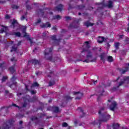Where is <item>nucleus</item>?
<instances>
[{
    "label": "nucleus",
    "instance_id": "obj_47",
    "mask_svg": "<svg viewBox=\"0 0 129 129\" xmlns=\"http://www.w3.org/2000/svg\"><path fill=\"white\" fill-rule=\"evenodd\" d=\"M40 23H41V19H38L35 24L36 25H38V24H40Z\"/></svg>",
    "mask_w": 129,
    "mask_h": 129
},
{
    "label": "nucleus",
    "instance_id": "obj_14",
    "mask_svg": "<svg viewBox=\"0 0 129 129\" xmlns=\"http://www.w3.org/2000/svg\"><path fill=\"white\" fill-rule=\"evenodd\" d=\"M41 28H51V24L46 22L45 24H42L40 25Z\"/></svg>",
    "mask_w": 129,
    "mask_h": 129
},
{
    "label": "nucleus",
    "instance_id": "obj_15",
    "mask_svg": "<svg viewBox=\"0 0 129 129\" xmlns=\"http://www.w3.org/2000/svg\"><path fill=\"white\" fill-rule=\"evenodd\" d=\"M100 58L101 60L104 63L105 62V59H107V56H106V55H105V53H102L100 55Z\"/></svg>",
    "mask_w": 129,
    "mask_h": 129
},
{
    "label": "nucleus",
    "instance_id": "obj_37",
    "mask_svg": "<svg viewBox=\"0 0 129 129\" xmlns=\"http://www.w3.org/2000/svg\"><path fill=\"white\" fill-rule=\"evenodd\" d=\"M12 9H16V10H18V9H19V6H17V5H12Z\"/></svg>",
    "mask_w": 129,
    "mask_h": 129
},
{
    "label": "nucleus",
    "instance_id": "obj_26",
    "mask_svg": "<svg viewBox=\"0 0 129 129\" xmlns=\"http://www.w3.org/2000/svg\"><path fill=\"white\" fill-rule=\"evenodd\" d=\"M0 27H1V31L3 32H5V31H6V30H7V27L4 26H1Z\"/></svg>",
    "mask_w": 129,
    "mask_h": 129
},
{
    "label": "nucleus",
    "instance_id": "obj_60",
    "mask_svg": "<svg viewBox=\"0 0 129 129\" xmlns=\"http://www.w3.org/2000/svg\"><path fill=\"white\" fill-rule=\"evenodd\" d=\"M29 2H30V1H29V0H27L25 1L26 5L29 3Z\"/></svg>",
    "mask_w": 129,
    "mask_h": 129
},
{
    "label": "nucleus",
    "instance_id": "obj_2",
    "mask_svg": "<svg viewBox=\"0 0 129 129\" xmlns=\"http://www.w3.org/2000/svg\"><path fill=\"white\" fill-rule=\"evenodd\" d=\"M103 110H104V108H102L98 111L100 119L96 120L95 121H94L93 122V124H100V123H101V121H106V120H107V119L105 120L103 119H101V118H106L107 117V116H106V115H105V114L104 113Z\"/></svg>",
    "mask_w": 129,
    "mask_h": 129
},
{
    "label": "nucleus",
    "instance_id": "obj_62",
    "mask_svg": "<svg viewBox=\"0 0 129 129\" xmlns=\"http://www.w3.org/2000/svg\"><path fill=\"white\" fill-rule=\"evenodd\" d=\"M92 82H93V83L95 84V83H96V82H97V81H94L93 80Z\"/></svg>",
    "mask_w": 129,
    "mask_h": 129
},
{
    "label": "nucleus",
    "instance_id": "obj_61",
    "mask_svg": "<svg viewBox=\"0 0 129 129\" xmlns=\"http://www.w3.org/2000/svg\"><path fill=\"white\" fill-rule=\"evenodd\" d=\"M23 122V121H20L19 124H22Z\"/></svg>",
    "mask_w": 129,
    "mask_h": 129
},
{
    "label": "nucleus",
    "instance_id": "obj_24",
    "mask_svg": "<svg viewBox=\"0 0 129 129\" xmlns=\"http://www.w3.org/2000/svg\"><path fill=\"white\" fill-rule=\"evenodd\" d=\"M107 60L108 62H112V61H113V58H112V56H109L107 57Z\"/></svg>",
    "mask_w": 129,
    "mask_h": 129
},
{
    "label": "nucleus",
    "instance_id": "obj_42",
    "mask_svg": "<svg viewBox=\"0 0 129 129\" xmlns=\"http://www.w3.org/2000/svg\"><path fill=\"white\" fill-rule=\"evenodd\" d=\"M16 24H17V21L16 20H14L12 22V25L14 26V27H15V25H16Z\"/></svg>",
    "mask_w": 129,
    "mask_h": 129
},
{
    "label": "nucleus",
    "instance_id": "obj_27",
    "mask_svg": "<svg viewBox=\"0 0 129 129\" xmlns=\"http://www.w3.org/2000/svg\"><path fill=\"white\" fill-rule=\"evenodd\" d=\"M55 84V81H50L49 83V86H52V85H54Z\"/></svg>",
    "mask_w": 129,
    "mask_h": 129
},
{
    "label": "nucleus",
    "instance_id": "obj_57",
    "mask_svg": "<svg viewBox=\"0 0 129 129\" xmlns=\"http://www.w3.org/2000/svg\"><path fill=\"white\" fill-rule=\"evenodd\" d=\"M39 74H40V72H36V75L37 76H38Z\"/></svg>",
    "mask_w": 129,
    "mask_h": 129
},
{
    "label": "nucleus",
    "instance_id": "obj_10",
    "mask_svg": "<svg viewBox=\"0 0 129 129\" xmlns=\"http://www.w3.org/2000/svg\"><path fill=\"white\" fill-rule=\"evenodd\" d=\"M117 105V104H116V102H112L111 105L110 106V110H114L115 108H116V106Z\"/></svg>",
    "mask_w": 129,
    "mask_h": 129
},
{
    "label": "nucleus",
    "instance_id": "obj_36",
    "mask_svg": "<svg viewBox=\"0 0 129 129\" xmlns=\"http://www.w3.org/2000/svg\"><path fill=\"white\" fill-rule=\"evenodd\" d=\"M7 79H8V77H3L2 79V82H5V81H6V80H7Z\"/></svg>",
    "mask_w": 129,
    "mask_h": 129
},
{
    "label": "nucleus",
    "instance_id": "obj_45",
    "mask_svg": "<svg viewBox=\"0 0 129 129\" xmlns=\"http://www.w3.org/2000/svg\"><path fill=\"white\" fill-rule=\"evenodd\" d=\"M26 8L27 10H31L32 9V7H31V6L27 5Z\"/></svg>",
    "mask_w": 129,
    "mask_h": 129
},
{
    "label": "nucleus",
    "instance_id": "obj_58",
    "mask_svg": "<svg viewBox=\"0 0 129 129\" xmlns=\"http://www.w3.org/2000/svg\"><path fill=\"white\" fill-rule=\"evenodd\" d=\"M29 41H30L31 44H33V43H34V42H33V40H32L31 39H29Z\"/></svg>",
    "mask_w": 129,
    "mask_h": 129
},
{
    "label": "nucleus",
    "instance_id": "obj_29",
    "mask_svg": "<svg viewBox=\"0 0 129 129\" xmlns=\"http://www.w3.org/2000/svg\"><path fill=\"white\" fill-rule=\"evenodd\" d=\"M39 86H40V85H39V84H38L37 82L34 83L33 85H32V87H39Z\"/></svg>",
    "mask_w": 129,
    "mask_h": 129
},
{
    "label": "nucleus",
    "instance_id": "obj_63",
    "mask_svg": "<svg viewBox=\"0 0 129 129\" xmlns=\"http://www.w3.org/2000/svg\"><path fill=\"white\" fill-rule=\"evenodd\" d=\"M127 32H129V27L127 28Z\"/></svg>",
    "mask_w": 129,
    "mask_h": 129
},
{
    "label": "nucleus",
    "instance_id": "obj_53",
    "mask_svg": "<svg viewBox=\"0 0 129 129\" xmlns=\"http://www.w3.org/2000/svg\"><path fill=\"white\" fill-rule=\"evenodd\" d=\"M27 106V104L26 103H24L23 105V107H26Z\"/></svg>",
    "mask_w": 129,
    "mask_h": 129
},
{
    "label": "nucleus",
    "instance_id": "obj_8",
    "mask_svg": "<svg viewBox=\"0 0 129 129\" xmlns=\"http://www.w3.org/2000/svg\"><path fill=\"white\" fill-rule=\"evenodd\" d=\"M97 92L98 96H102L103 95V93L104 92V89H103V87L101 86H100L97 88Z\"/></svg>",
    "mask_w": 129,
    "mask_h": 129
},
{
    "label": "nucleus",
    "instance_id": "obj_50",
    "mask_svg": "<svg viewBox=\"0 0 129 129\" xmlns=\"http://www.w3.org/2000/svg\"><path fill=\"white\" fill-rule=\"evenodd\" d=\"M31 94H35V93H36V92H35V91L34 90H32L31 91Z\"/></svg>",
    "mask_w": 129,
    "mask_h": 129
},
{
    "label": "nucleus",
    "instance_id": "obj_4",
    "mask_svg": "<svg viewBox=\"0 0 129 129\" xmlns=\"http://www.w3.org/2000/svg\"><path fill=\"white\" fill-rule=\"evenodd\" d=\"M53 48H47L45 49L44 51L45 58L46 60H49V61H51L52 59H53V56H52V51Z\"/></svg>",
    "mask_w": 129,
    "mask_h": 129
},
{
    "label": "nucleus",
    "instance_id": "obj_46",
    "mask_svg": "<svg viewBox=\"0 0 129 129\" xmlns=\"http://www.w3.org/2000/svg\"><path fill=\"white\" fill-rule=\"evenodd\" d=\"M52 30H53V31H56L57 30V26H53L52 28Z\"/></svg>",
    "mask_w": 129,
    "mask_h": 129
},
{
    "label": "nucleus",
    "instance_id": "obj_31",
    "mask_svg": "<svg viewBox=\"0 0 129 129\" xmlns=\"http://www.w3.org/2000/svg\"><path fill=\"white\" fill-rule=\"evenodd\" d=\"M31 120L32 121H35V120H38V118L35 116H33L32 117H31Z\"/></svg>",
    "mask_w": 129,
    "mask_h": 129
},
{
    "label": "nucleus",
    "instance_id": "obj_7",
    "mask_svg": "<svg viewBox=\"0 0 129 129\" xmlns=\"http://www.w3.org/2000/svg\"><path fill=\"white\" fill-rule=\"evenodd\" d=\"M78 23H79V20L75 19L74 22L70 24L69 28H77L78 27Z\"/></svg>",
    "mask_w": 129,
    "mask_h": 129
},
{
    "label": "nucleus",
    "instance_id": "obj_17",
    "mask_svg": "<svg viewBox=\"0 0 129 129\" xmlns=\"http://www.w3.org/2000/svg\"><path fill=\"white\" fill-rule=\"evenodd\" d=\"M119 71L121 72L122 74H124L125 72H127V71L128 70V67H126L124 70L122 69H118Z\"/></svg>",
    "mask_w": 129,
    "mask_h": 129
},
{
    "label": "nucleus",
    "instance_id": "obj_32",
    "mask_svg": "<svg viewBox=\"0 0 129 129\" xmlns=\"http://www.w3.org/2000/svg\"><path fill=\"white\" fill-rule=\"evenodd\" d=\"M14 35L16 36L17 37H21V33L20 32H15Z\"/></svg>",
    "mask_w": 129,
    "mask_h": 129
},
{
    "label": "nucleus",
    "instance_id": "obj_34",
    "mask_svg": "<svg viewBox=\"0 0 129 129\" xmlns=\"http://www.w3.org/2000/svg\"><path fill=\"white\" fill-rule=\"evenodd\" d=\"M14 85V86H17V82H13V84L10 85L9 87H10L11 88H13Z\"/></svg>",
    "mask_w": 129,
    "mask_h": 129
},
{
    "label": "nucleus",
    "instance_id": "obj_1",
    "mask_svg": "<svg viewBox=\"0 0 129 129\" xmlns=\"http://www.w3.org/2000/svg\"><path fill=\"white\" fill-rule=\"evenodd\" d=\"M86 45V48H84L82 53L83 52H87L86 58L84 60H83V62H85L86 63H89V62H95L96 61V57H93L92 55V52L90 50H88V49L90 48V45L88 41H86L85 42Z\"/></svg>",
    "mask_w": 129,
    "mask_h": 129
},
{
    "label": "nucleus",
    "instance_id": "obj_3",
    "mask_svg": "<svg viewBox=\"0 0 129 129\" xmlns=\"http://www.w3.org/2000/svg\"><path fill=\"white\" fill-rule=\"evenodd\" d=\"M112 1H109L108 2V4H104V1H103L102 3H96V5L97 8H98V10L99 9H103V8H105V7H107L109 9H111L113 7L112 5Z\"/></svg>",
    "mask_w": 129,
    "mask_h": 129
},
{
    "label": "nucleus",
    "instance_id": "obj_28",
    "mask_svg": "<svg viewBox=\"0 0 129 129\" xmlns=\"http://www.w3.org/2000/svg\"><path fill=\"white\" fill-rule=\"evenodd\" d=\"M78 110H79V111H80V112H81L82 113H83V116H84V115H85V114H84V113H83V110L82 109V108H81V107H79V108H78Z\"/></svg>",
    "mask_w": 129,
    "mask_h": 129
},
{
    "label": "nucleus",
    "instance_id": "obj_18",
    "mask_svg": "<svg viewBox=\"0 0 129 129\" xmlns=\"http://www.w3.org/2000/svg\"><path fill=\"white\" fill-rule=\"evenodd\" d=\"M9 71H10L12 74L15 73V71H16V70H15V64L9 68Z\"/></svg>",
    "mask_w": 129,
    "mask_h": 129
},
{
    "label": "nucleus",
    "instance_id": "obj_20",
    "mask_svg": "<svg viewBox=\"0 0 129 129\" xmlns=\"http://www.w3.org/2000/svg\"><path fill=\"white\" fill-rule=\"evenodd\" d=\"M52 111H53V112H59V107H52Z\"/></svg>",
    "mask_w": 129,
    "mask_h": 129
},
{
    "label": "nucleus",
    "instance_id": "obj_6",
    "mask_svg": "<svg viewBox=\"0 0 129 129\" xmlns=\"http://www.w3.org/2000/svg\"><path fill=\"white\" fill-rule=\"evenodd\" d=\"M50 38L51 39V41L53 45H59V43H60V41H61L60 39H57L56 38V35L51 36Z\"/></svg>",
    "mask_w": 129,
    "mask_h": 129
},
{
    "label": "nucleus",
    "instance_id": "obj_59",
    "mask_svg": "<svg viewBox=\"0 0 129 129\" xmlns=\"http://www.w3.org/2000/svg\"><path fill=\"white\" fill-rule=\"evenodd\" d=\"M123 37V35H120L119 36V39H121Z\"/></svg>",
    "mask_w": 129,
    "mask_h": 129
},
{
    "label": "nucleus",
    "instance_id": "obj_13",
    "mask_svg": "<svg viewBox=\"0 0 129 129\" xmlns=\"http://www.w3.org/2000/svg\"><path fill=\"white\" fill-rule=\"evenodd\" d=\"M29 62H30V63H32V64H34V65H35V66L38 65L39 66H40V62L39 61V60L35 59H32Z\"/></svg>",
    "mask_w": 129,
    "mask_h": 129
},
{
    "label": "nucleus",
    "instance_id": "obj_33",
    "mask_svg": "<svg viewBox=\"0 0 129 129\" xmlns=\"http://www.w3.org/2000/svg\"><path fill=\"white\" fill-rule=\"evenodd\" d=\"M73 98V97H71L69 96H66V99L67 100H72Z\"/></svg>",
    "mask_w": 129,
    "mask_h": 129
},
{
    "label": "nucleus",
    "instance_id": "obj_5",
    "mask_svg": "<svg viewBox=\"0 0 129 129\" xmlns=\"http://www.w3.org/2000/svg\"><path fill=\"white\" fill-rule=\"evenodd\" d=\"M129 83V77H124L123 78V81H121L119 83L118 86H117L116 87H113V90L114 91H115V90H117V88L119 87V86H121L122 84L123 83Z\"/></svg>",
    "mask_w": 129,
    "mask_h": 129
},
{
    "label": "nucleus",
    "instance_id": "obj_16",
    "mask_svg": "<svg viewBox=\"0 0 129 129\" xmlns=\"http://www.w3.org/2000/svg\"><path fill=\"white\" fill-rule=\"evenodd\" d=\"M84 26H86V27H87V28H88V27L93 26L94 24L93 23H90L89 21H86L84 22Z\"/></svg>",
    "mask_w": 129,
    "mask_h": 129
},
{
    "label": "nucleus",
    "instance_id": "obj_22",
    "mask_svg": "<svg viewBox=\"0 0 129 129\" xmlns=\"http://www.w3.org/2000/svg\"><path fill=\"white\" fill-rule=\"evenodd\" d=\"M119 45H120V43L119 42H115L114 43V47L116 49V50H118V49H119Z\"/></svg>",
    "mask_w": 129,
    "mask_h": 129
},
{
    "label": "nucleus",
    "instance_id": "obj_9",
    "mask_svg": "<svg viewBox=\"0 0 129 129\" xmlns=\"http://www.w3.org/2000/svg\"><path fill=\"white\" fill-rule=\"evenodd\" d=\"M73 94L76 96L75 99H81L82 96H83V93L79 92H74Z\"/></svg>",
    "mask_w": 129,
    "mask_h": 129
},
{
    "label": "nucleus",
    "instance_id": "obj_43",
    "mask_svg": "<svg viewBox=\"0 0 129 129\" xmlns=\"http://www.w3.org/2000/svg\"><path fill=\"white\" fill-rule=\"evenodd\" d=\"M66 19L67 21H70V20H71V17H70L69 16H66Z\"/></svg>",
    "mask_w": 129,
    "mask_h": 129
},
{
    "label": "nucleus",
    "instance_id": "obj_44",
    "mask_svg": "<svg viewBox=\"0 0 129 129\" xmlns=\"http://www.w3.org/2000/svg\"><path fill=\"white\" fill-rule=\"evenodd\" d=\"M13 106H15L16 107H18L19 108V109H20L21 108V107L17 105V104H13Z\"/></svg>",
    "mask_w": 129,
    "mask_h": 129
},
{
    "label": "nucleus",
    "instance_id": "obj_38",
    "mask_svg": "<svg viewBox=\"0 0 129 129\" xmlns=\"http://www.w3.org/2000/svg\"><path fill=\"white\" fill-rule=\"evenodd\" d=\"M62 126L66 127L67 126H68V124L66 122H63L62 124Z\"/></svg>",
    "mask_w": 129,
    "mask_h": 129
},
{
    "label": "nucleus",
    "instance_id": "obj_40",
    "mask_svg": "<svg viewBox=\"0 0 129 129\" xmlns=\"http://www.w3.org/2000/svg\"><path fill=\"white\" fill-rule=\"evenodd\" d=\"M12 62H16L17 61V59H16V57H13L11 59Z\"/></svg>",
    "mask_w": 129,
    "mask_h": 129
},
{
    "label": "nucleus",
    "instance_id": "obj_30",
    "mask_svg": "<svg viewBox=\"0 0 129 129\" xmlns=\"http://www.w3.org/2000/svg\"><path fill=\"white\" fill-rule=\"evenodd\" d=\"M48 35V31H45L42 33V37L45 38V37H46V36Z\"/></svg>",
    "mask_w": 129,
    "mask_h": 129
},
{
    "label": "nucleus",
    "instance_id": "obj_54",
    "mask_svg": "<svg viewBox=\"0 0 129 129\" xmlns=\"http://www.w3.org/2000/svg\"><path fill=\"white\" fill-rule=\"evenodd\" d=\"M5 63H0V68H2V67H4L3 65Z\"/></svg>",
    "mask_w": 129,
    "mask_h": 129
},
{
    "label": "nucleus",
    "instance_id": "obj_52",
    "mask_svg": "<svg viewBox=\"0 0 129 129\" xmlns=\"http://www.w3.org/2000/svg\"><path fill=\"white\" fill-rule=\"evenodd\" d=\"M26 29H27V27H26V26H24L23 27V31H24V32H25L26 31Z\"/></svg>",
    "mask_w": 129,
    "mask_h": 129
},
{
    "label": "nucleus",
    "instance_id": "obj_39",
    "mask_svg": "<svg viewBox=\"0 0 129 129\" xmlns=\"http://www.w3.org/2000/svg\"><path fill=\"white\" fill-rule=\"evenodd\" d=\"M85 8L84 6H80L78 7L79 10H83V9Z\"/></svg>",
    "mask_w": 129,
    "mask_h": 129
},
{
    "label": "nucleus",
    "instance_id": "obj_12",
    "mask_svg": "<svg viewBox=\"0 0 129 129\" xmlns=\"http://www.w3.org/2000/svg\"><path fill=\"white\" fill-rule=\"evenodd\" d=\"M11 123H10V121H7L6 122V124H4L3 125V129H9L11 127Z\"/></svg>",
    "mask_w": 129,
    "mask_h": 129
},
{
    "label": "nucleus",
    "instance_id": "obj_23",
    "mask_svg": "<svg viewBox=\"0 0 129 129\" xmlns=\"http://www.w3.org/2000/svg\"><path fill=\"white\" fill-rule=\"evenodd\" d=\"M118 127H119V124L118 123H114L113 124V129H118Z\"/></svg>",
    "mask_w": 129,
    "mask_h": 129
},
{
    "label": "nucleus",
    "instance_id": "obj_11",
    "mask_svg": "<svg viewBox=\"0 0 129 129\" xmlns=\"http://www.w3.org/2000/svg\"><path fill=\"white\" fill-rule=\"evenodd\" d=\"M63 8H64V6L62 4H59L55 8L54 11H57V12H61L62 10H63Z\"/></svg>",
    "mask_w": 129,
    "mask_h": 129
},
{
    "label": "nucleus",
    "instance_id": "obj_56",
    "mask_svg": "<svg viewBox=\"0 0 129 129\" xmlns=\"http://www.w3.org/2000/svg\"><path fill=\"white\" fill-rule=\"evenodd\" d=\"M22 94H23L21 93H17L18 96H20L22 95Z\"/></svg>",
    "mask_w": 129,
    "mask_h": 129
},
{
    "label": "nucleus",
    "instance_id": "obj_55",
    "mask_svg": "<svg viewBox=\"0 0 129 129\" xmlns=\"http://www.w3.org/2000/svg\"><path fill=\"white\" fill-rule=\"evenodd\" d=\"M5 18H6V19H10V16L7 15L6 16Z\"/></svg>",
    "mask_w": 129,
    "mask_h": 129
},
{
    "label": "nucleus",
    "instance_id": "obj_21",
    "mask_svg": "<svg viewBox=\"0 0 129 129\" xmlns=\"http://www.w3.org/2000/svg\"><path fill=\"white\" fill-rule=\"evenodd\" d=\"M18 49V46L17 44H15L12 46V49L11 50V52L16 51H17V49Z\"/></svg>",
    "mask_w": 129,
    "mask_h": 129
},
{
    "label": "nucleus",
    "instance_id": "obj_64",
    "mask_svg": "<svg viewBox=\"0 0 129 129\" xmlns=\"http://www.w3.org/2000/svg\"><path fill=\"white\" fill-rule=\"evenodd\" d=\"M126 66H128L129 67V63H126Z\"/></svg>",
    "mask_w": 129,
    "mask_h": 129
},
{
    "label": "nucleus",
    "instance_id": "obj_51",
    "mask_svg": "<svg viewBox=\"0 0 129 129\" xmlns=\"http://www.w3.org/2000/svg\"><path fill=\"white\" fill-rule=\"evenodd\" d=\"M21 21H23V20H25V16H22L21 18Z\"/></svg>",
    "mask_w": 129,
    "mask_h": 129
},
{
    "label": "nucleus",
    "instance_id": "obj_35",
    "mask_svg": "<svg viewBox=\"0 0 129 129\" xmlns=\"http://www.w3.org/2000/svg\"><path fill=\"white\" fill-rule=\"evenodd\" d=\"M54 76V72H50V75L48 76V77H53Z\"/></svg>",
    "mask_w": 129,
    "mask_h": 129
},
{
    "label": "nucleus",
    "instance_id": "obj_41",
    "mask_svg": "<svg viewBox=\"0 0 129 129\" xmlns=\"http://www.w3.org/2000/svg\"><path fill=\"white\" fill-rule=\"evenodd\" d=\"M15 80H16V77H15V76H13L11 78V81H12V82H14Z\"/></svg>",
    "mask_w": 129,
    "mask_h": 129
},
{
    "label": "nucleus",
    "instance_id": "obj_48",
    "mask_svg": "<svg viewBox=\"0 0 129 129\" xmlns=\"http://www.w3.org/2000/svg\"><path fill=\"white\" fill-rule=\"evenodd\" d=\"M125 41L126 42L127 44H129V38H126Z\"/></svg>",
    "mask_w": 129,
    "mask_h": 129
},
{
    "label": "nucleus",
    "instance_id": "obj_49",
    "mask_svg": "<svg viewBox=\"0 0 129 129\" xmlns=\"http://www.w3.org/2000/svg\"><path fill=\"white\" fill-rule=\"evenodd\" d=\"M21 44H22V41H19L18 43V44H17V46H21Z\"/></svg>",
    "mask_w": 129,
    "mask_h": 129
},
{
    "label": "nucleus",
    "instance_id": "obj_25",
    "mask_svg": "<svg viewBox=\"0 0 129 129\" xmlns=\"http://www.w3.org/2000/svg\"><path fill=\"white\" fill-rule=\"evenodd\" d=\"M53 18L54 19V20H60L61 17L59 15H56L53 17Z\"/></svg>",
    "mask_w": 129,
    "mask_h": 129
},
{
    "label": "nucleus",
    "instance_id": "obj_19",
    "mask_svg": "<svg viewBox=\"0 0 129 129\" xmlns=\"http://www.w3.org/2000/svg\"><path fill=\"white\" fill-rule=\"evenodd\" d=\"M98 42L100 44H101V43H102L103 42H104V37H101V36H99V38L98 39Z\"/></svg>",
    "mask_w": 129,
    "mask_h": 129
}]
</instances>
